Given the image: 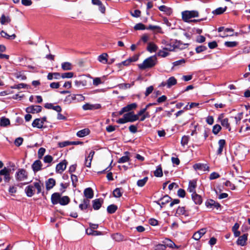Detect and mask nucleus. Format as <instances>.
<instances>
[{
    "label": "nucleus",
    "instance_id": "obj_45",
    "mask_svg": "<svg viewBox=\"0 0 250 250\" xmlns=\"http://www.w3.org/2000/svg\"><path fill=\"white\" fill-rule=\"evenodd\" d=\"M165 243L166 248L167 247L171 248L177 247L176 245L174 244V243L169 239H166V242Z\"/></svg>",
    "mask_w": 250,
    "mask_h": 250
},
{
    "label": "nucleus",
    "instance_id": "obj_46",
    "mask_svg": "<svg viewBox=\"0 0 250 250\" xmlns=\"http://www.w3.org/2000/svg\"><path fill=\"white\" fill-rule=\"evenodd\" d=\"M225 45L228 47H234L238 44L237 42H226L224 43Z\"/></svg>",
    "mask_w": 250,
    "mask_h": 250
},
{
    "label": "nucleus",
    "instance_id": "obj_7",
    "mask_svg": "<svg viewBox=\"0 0 250 250\" xmlns=\"http://www.w3.org/2000/svg\"><path fill=\"white\" fill-rule=\"evenodd\" d=\"M124 117L125 118L127 122H133L139 119L137 116L134 114L133 112H129L125 114Z\"/></svg>",
    "mask_w": 250,
    "mask_h": 250
},
{
    "label": "nucleus",
    "instance_id": "obj_48",
    "mask_svg": "<svg viewBox=\"0 0 250 250\" xmlns=\"http://www.w3.org/2000/svg\"><path fill=\"white\" fill-rule=\"evenodd\" d=\"M10 21V19L8 17H6L4 15H2L1 17L0 22L2 24H5L9 23Z\"/></svg>",
    "mask_w": 250,
    "mask_h": 250
},
{
    "label": "nucleus",
    "instance_id": "obj_31",
    "mask_svg": "<svg viewBox=\"0 0 250 250\" xmlns=\"http://www.w3.org/2000/svg\"><path fill=\"white\" fill-rule=\"evenodd\" d=\"M107 54L103 53L98 57V60L103 63H107Z\"/></svg>",
    "mask_w": 250,
    "mask_h": 250
},
{
    "label": "nucleus",
    "instance_id": "obj_34",
    "mask_svg": "<svg viewBox=\"0 0 250 250\" xmlns=\"http://www.w3.org/2000/svg\"><path fill=\"white\" fill-rule=\"evenodd\" d=\"M146 29L147 30H152L157 33H160L161 32V27L157 25H149L147 27H146Z\"/></svg>",
    "mask_w": 250,
    "mask_h": 250
},
{
    "label": "nucleus",
    "instance_id": "obj_35",
    "mask_svg": "<svg viewBox=\"0 0 250 250\" xmlns=\"http://www.w3.org/2000/svg\"><path fill=\"white\" fill-rule=\"evenodd\" d=\"M62 68L63 70H70L72 69V66L71 63L64 62L62 63Z\"/></svg>",
    "mask_w": 250,
    "mask_h": 250
},
{
    "label": "nucleus",
    "instance_id": "obj_52",
    "mask_svg": "<svg viewBox=\"0 0 250 250\" xmlns=\"http://www.w3.org/2000/svg\"><path fill=\"white\" fill-rule=\"evenodd\" d=\"M146 28L145 25L142 23H137L134 27V29L136 30H145Z\"/></svg>",
    "mask_w": 250,
    "mask_h": 250
},
{
    "label": "nucleus",
    "instance_id": "obj_25",
    "mask_svg": "<svg viewBox=\"0 0 250 250\" xmlns=\"http://www.w3.org/2000/svg\"><path fill=\"white\" fill-rule=\"evenodd\" d=\"M33 186L34 187V188H36L37 190V194H39L42 192V188L43 187V183L40 181L35 182L33 183Z\"/></svg>",
    "mask_w": 250,
    "mask_h": 250
},
{
    "label": "nucleus",
    "instance_id": "obj_64",
    "mask_svg": "<svg viewBox=\"0 0 250 250\" xmlns=\"http://www.w3.org/2000/svg\"><path fill=\"white\" fill-rule=\"evenodd\" d=\"M220 177V175L215 172H213L210 174L209 179L214 180Z\"/></svg>",
    "mask_w": 250,
    "mask_h": 250
},
{
    "label": "nucleus",
    "instance_id": "obj_23",
    "mask_svg": "<svg viewBox=\"0 0 250 250\" xmlns=\"http://www.w3.org/2000/svg\"><path fill=\"white\" fill-rule=\"evenodd\" d=\"M84 196L87 199H91L93 197L94 193L91 188H85L83 192Z\"/></svg>",
    "mask_w": 250,
    "mask_h": 250
},
{
    "label": "nucleus",
    "instance_id": "obj_10",
    "mask_svg": "<svg viewBox=\"0 0 250 250\" xmlns=\"http://www.w3.org/2000/svg\"><path fill=\"white\" fill-rule=\"evenodd\" d=\"M137 107V104L136 103H132L128 104L125 107H124L121 111H119V114L120 115L123 114L124 113L126 112H129L131 110L136 108Z\"/></svg>",
    "mask_w": 250,
    "mask_h": 250
},
{
    "label": "nucleus",
    "instance_id": "obj_3",
    "mask_svg": "<svg viewBox=\"0 0 250 250\" xmlns=\"http://www.w3.org/2000/svg\"><path fill=\"white\" fill-rule=\"evenodd\" d=\"M156 63L157 58L155 56H152L145 59L142 63L138 64V67L140 69L145 70L153 67Z\"/></svg>",
    "mask_w": 250,
    "mask_h": 250
},
{
    "label": "nucleus",
    "instance_id": "obj_37",
    "mask_svg": "<svg viewBox=\"0 0 250 250\" xmlns=\"http://www.w3.org/2000/svg\"><path fill=\"white\" fill-rule=\"evenodd\" d=\"M10 124V121L8 119L2 117L0 121V126H6Z\"/></svg>",
    "mask_w": 250,
    "mask_h": 250
},
{
    "label": "nucleus",
    "instance_id": "obj_16",
    "mask_svg": "<svg viewBox=\"0 0 250 250\" xmlns=\"http://www.w3.org/2000/svg\"><path fill=\"white\" fill-rule=\"evenodd\" d=\"M248 234L246 233L240 236L237 241V244L242 246H245L248 239Z\"/></svg>",
    "mask_w": 250,
    "mask_h": 250
},
{
    "label": "nucleus",
    "instance_id": "obj_15",
    "mask_svg": "<svg viewBox=\"0 0 250 250\" xmlns=\"http://www.w3.org/2000/svg\"><path fill=\"white\" fill-rule=\"evenodd\" d=\"M25 192L28 197H31L35 193L34 187L33 185H30L27 186L25 188Z\"/></svg>",
    "mask_w": 250,
    "mask_h": 250
},
{
    "label": "nucleus",
    "instance_id": "obj_43",
    "mask_svg": "<svg viewBox=\"0 0 250 250\" xmlns=\"http://www.w3.org/2000/svg\"><path fill=\"white\" fill-rule=\"evenodd\" d=\"M147 180H148L147 177H146L144 178L143 179L139 180L137 183V186L140 187H143L146 183Z\"/></svg>",
    "mask_w": 250,
    "mask_h": 250
},
{
    "label": "nucleus",
    "instance_id": "obj_27",
    "mask_svg": "<svg viewBox=\"0 0 250 250\" xmlns=\"http://www.w3.org/2000/svg\"><path fill=\"white\" fill-rule=\"evenodd\" d=\"M93 208L95 210L99 209L102 204L103 201L101 200L100 199H96L93 200Z\"/></svg>",
    "mask_w": 250,
    "mask_h": 250
},
{
    "label": "nucleus",
    "instance_id": "obj_14",
    "mask_svg": "<svg viewBox=\"0 0 250 250\" xmlns=\"http://www.w3.org/2000/svg\"><path fill=\"white\" fill-rule=\"evenodd\" d=\"M206 206L208 208H216V209H218L220 207V205L216 202L215 201L212 199H209L207 201L206 203Z\"/></svg>",
    "mask_w": 250,
    "mask_h": 250
},
{
    "label": "nucleus",
    "instance_id": "obj_13",
    "mask_svg": "<svg viewBox=\"0 0 250 250\" xmlns=\"http://www.w3.org/2000/svg\"><path fill=\"white\" fill-rule=\"evenodd\" d=\"M42 164L40 160H36L32 165V168L34 172L42 169Z\"/></svg>",
    "mask_w": 250,
    "mask_h": 250
},
{
    "label": "nucleus",
    "instance_id": "obj_41",
    "mask_svg": "<svg viewBox=\"0 0 250 250\" xmlns=\"http://www.w3.org/2000/svg\"><path fill=\"white\" fill-rule=\"evenodd\" d=\"M89 203V200L88 199H84L83 203L79 205V208L82 209H84L87 208Z\"/></svg>",
    "mask_w": 250,
    "mask_h": 250
},
{
    "label": "nucleus",
    "instance_id": "obj_40",
    "mask_svg": "<svg viewBox=\"0 0 250 250\" xmlns=\"http://www.w3.org/2000/svg\"><path fill=\"white\" fill-rule=\"evenodd\" d=\"M154 174L156 177H161L163 176L162 168L160 166H159L156 170L154 172Z\"/></svg>",
    "mask_w": 250,
    "mask_h": 250
},
{
    "label": "nucleus",
    "instance_id": "obj_11",
    "mask_svg": "<svg viewBox=\"0 0 250 250\" xmlns=\"http://www.w3.org/2000/svg\"><path fill=\"white\" fill-rule=\"evenodd\" d=\"M10 169L6 167L0 170V175L4 176V180L6 182H8L10 180Z\"/></svg>",
    "mask_w": 250,
    "mask_h": 250
},
{
    "label": "nucleus",
    "instance_id": "obj_57",
    "mask_svg": "<svg viewBox=\"0 0 250 250\" xmlns=\"http://www.w3.org/2000/svg\"><path fill=\"white\" fill-rule=\"evenodd\" d=\"M164 50H159L157 53V55L158 56H160L162 57H166L169 55V53L168 52L165 51Z\"/></svg>",
    "mask_w": 250,
    "mask_h": 250
},
{
    "label": "nucleus",
    "instance_id": "obj_62",
    "mask_svg": "<svg viewBox=\"0 0 250 250\" xmlns=\"http://www.w3.org/2000/svg\"><path fill=\"white\" fill-rule=\"evenodd\" d=\"M58 145L60 147H63L71 145V144L70 141H64L59 143Z\"/></svg>",
    "mask_w": 250,
    "mask_h": 250
},
{
    "label": "nucleus",
    "instance_id": "obj_33",
    "mask_svg": "<svg viewBox=\"0 0 250 250\" xmlns=\"http://www.w3.org/2000/svg\"><path fill=\"white\" fill-rule=\"evenodd\" d=\"M159 9L166 13L167 15H170L172 13V10L170 8L167 7L165 5H161L159 7Z\"/></svg>",
    "mask_w": 250,
    "mask_h": 250
},
{
    "label": "nucleus",
    "instance_id": "obj_56",
    "mask_svg": "<svg viewBox=\"0 0 250 250\" xmlns=\"http://www.w3.org/2000/svg\"><path fill=\"white\" fill-rule=\"evenodd\" d=\"M45 152V148H44L43 147L40 148L39 149L38 152V158L39 159H42V156L44 154Z\"/></svg>",
    "mask_w": 250,
    "mask_h": 250
},
{
    "label": "nucleus",
    "instance_id": "obj_54",
    "mask_svg": "<svg viewBox=\"0 0 250 250\" xmlns=\"http://www.w3.org/2000/svg\"><path fill=\"white\" fill-rule=\"evenodd\" d=\"M71 179L73 186L76 187L77 186V182H78L77 176L74 174H71Z\"/></svg>",
    "mask_w": 250,
    "mask_h": 250
},
{
    "label": "nucleus",
    "instance_id": "obj_9",
    "mask_svg": "<svg viewBox=\"0 0 250 250\" xmlns=\"http://www.w3.org/2000/svg\"><path fill=\"white\" fill-rule=\"evenodd\" d=\"M223 114H221L219 117L218 120L220 121L221 125L226 127L227 129H228L229 131H230L231 128L230 126V125L229 123V119L228 118L223 119Z\"/></svg>",
    "mask_w": 250,
    "mask_h": 250
},
{
    "label": "nucleus",
    "instance_id": "obj_12",
    "mask_svg": "<svg viewBox=\"0 0 250 250\" xmlns=\"http://www.w3.org/2000/svg\"><path fill=\"white\" fill-rule=\"evenodd\" d=\"M101 107V105L100 104H90L87 103L83 106V109L84 110H95L99 109Z\"/></svg>",
    "mask_w": 250,
    "mask_h": 250
},
{
    "label": "nucleus",
    "instance_id": "obj_42",
    "mask_svg": "<svg viewBox=\"0 0 250 250\" xmlns=\"http://www.w3.org/2000/svg\"><path fill=\"white\" fill-rule=\"evenodd\" d=\"M122 189L120 188H116L113 192V196L115 197L119 198L122 196V192H121Z\"/></svg>",
    "mask_w": 250,
    "mask_h": 250
},
{
    "label": "nucleus",
    "instance_id": "obj_19",
    "mask_svg": "<svg viewBox=\"0 0 250 250\" xmlns=\"http://www.w3.org/2000/svg\"><path fill=\"white\" fill-rule=\"evenodd\" d=\"M193 168L195 170H200L203 171L208 170L209 169V167L207 165L201 163L195 164L193 165Z\"/></svg>",
    "mask_w": 250,
    "mask_h": 250
},
{
    "label": "nucleus",
    "instance_id": "obj_39",
    "mask_svg": "<svg viewBox=\"0 0 250 250\" xmlns=\"http://www.w3.org/2000/svg\"><path fill=\"white\" fill-rule=\"evenodd\" d=\"M86 233L88 235L93 236L100 235L102 234V232L99 231L94 230V229H89L86 230Z\"/></svg>",
    "mask_w": 250,
    "mask_h": 250
},
{
    "label": "nucleus",
    "instance_id": "obj_61",
    "mask_svg": "<svg viewBox=\"0 0 250 250\" xmlns=\"http://www.w3.org/2000/svg\"><path fill=\"white\" fill-rule=\"evenodd\" d=\"M53 160V157L49 155H46L43 158V161L46 163H50Z\"/></svg>",
    "mask_w": 250,
    "mask_h": 250
},
{
    "label": "nucleus",
    "instance_id": "obj_58",
    "mask_svg": "<svg viewBox=\"0 0 250 250\" xmlns=\"http://www.w3.org/2000/svg\"><path fill=\"white\" fill-rule=\"evenodd\" d=\"M185 62H186L185 60L184 59L175 61L173 62V66H176L182 65L185 63Z\"/></svg>",
    "mask_w": 250,
    "mask_h": 250
},
{
    "label": "nucleus",
    "instance_id": "obj_53",
    "mask_svg": "<svg viewBox=\"0 0 250 250\" xmlns=\"http://www.w3.org/2000/svg\"><path fill=\"white\" fill-rule=\"evenodd\" d=\"M74 73L73 72H66L61 75L62 78H71L73 77Z\"/></svg>",
    "mask_w": 250,
    "mask_h": 250
},
{
    "label": "nucleus",
    "instance_id": "obj_29",
    "mask_svg": "<svg viewBox=\"0 0 250 250\" xmlns=\"http://www.w3.org/2000/svg\"><path fill=\"white\" fill-rule=\"evenodd\" d=\"M90 133V130L88 128H84L82 130L79 131L77 133V136L79 137H83L87 135H88Z\"/></svg>",
    "mask_w": 250,
    "mask_h": 250
},
{
    "label": "nucleus",
    "instance_id": "obj_49",
    "mask_svg": "<svg viewBox=\"0 0 250 250\" xmlns=\"http://www.w3.org/2000/svg\"><path fill=\"white\" fill-rule=\"evenodd\" d=\"M75 98H74V101L77 102H82L84 100V97L82 94H73Z\"/></svg>",
    "mask_w": 250,
    "mask_h": 250
},
{
    "label": "nucleus",
    "instance_id": "obj_26",
    "mask_svg": "<svg viewBox=\"0 0 250 250\" xmlns=\"http://www.w3.org/2000/svg\"><path fill=\"white\" fill-rule=\"evenodd\" d=\"M32 125L34 127L42 128L43 126V124L40 118H37L33 121Z\"/></svg>",
    "mask_w": 250,
    "mask_h": 250
},
{
    "label": "nucleus",
    "instance_id": "obj_63",
    "mask_svg": "<svg viewBox=\"0 0 250 250\" xmlns=\"http://www.w3.org/2000/svg\"><path fill=\"white\" fill-rule=\"evenodd\" d=\"M26 87H27V84L23 83H20L18 84H16V85H14L12 87V88L19 89H21V88H25Z\"/></svg>",
    "mask_w": 250,
    "mask_h": 250
},
{
    "label": "nucleus",
    "instance_id": "obj_51",
    "mask_svg": "<svg viewBox=\"0 0 250 250\" xmlns=\"http://www.w3.org/2000/svg\"><path fill=\"white\" fill-rule=\"evenodd\" d=\"M221 127L219 125H218V124L215 125L213 126L212 132L214 134L216 135L219 133V132L221 130Z\"/></svg>",
    "mask_w": 250,
    "mask_h": 250
},
{
    "label": "nucleus",
    "instance_id": "obj_38",
    "mask_svg": "<svg viewBox=\"0 0 250 250\" xmlns=\"http://www.w3.org/2000/svg\"><path fill=\"white\" fill-rule=\"evenodd\" d=\"M74 98H75V97H74V95H73V94L69 95L65 97V98L64 100V103L65 104H70L73 101H74Z\"/></svg>",
    "mask_w": 250,
    "mask_h": 250
},
{
    "label": "nucleus",
    "instance_id": "obj_21",
    "mask_svg": "<svg viewBox=\"0 0 250 250\" xmlns=\"http://www.w3.org/2000/svg\"><path fill=\"white\" fill-rule=\"evenodd\" d=\"M56 184V181L53 178H49L45 182L46 188L49 190L52 188Z\"/></svg>",
    "mask_w": 250,
    "mask_h": 250
},
{
    "label": "nucleus",
    "instance_id": "obj_20",
    "mask_svg": "<svg viewBox=\"0 0 250 250\" xmlns=\"http://www.w3.org/2000/svg\"><path fill=\"white\" fill-rule=\"evenodd\" d=\"M171 197H169L168 195H166L159 200L158 204L160 205L161 206V207H162V206H164L165 204L169 203L171 201Z\"/></svg>",
    "mask_w": 250,
    "mask_h": 250
},
{
    "label": "nucleus",
    "instance_id": "obj_30",
    "mask_svg": "<svg viewBox=\"0 0 250 250\" xmlns=\"http://www.w3.org/2000/svg\"><path fill=\"white\" fill-rule=\"evenodd\" d=\"M176 83H177L176 79L174 77H171L167 80V87L170 88L172 86L176 84Z\"/></svg>",
    "mask_w": 250,
    "mask_h": 250
},
{
    "label": "nucleus",
    "instance_id": "obj_50",
    "mask_svg": "<svg viewBox=\"0 0 250 250\" xmlns=\"http://www.w3.org/2000/svg\"><path fill=\"white\" fill-rule=\"evenodd\" d=\"M189 139V137L188 136H184L181 140V145L182 146H185L187 145Z\"/></svg>",
    "mask_w": 250,
    "mask_h": 250
},
{
    "label": "nucleus",
    "instance_id": "obj_60",
    "mask_svg": "<svg viewBox=\"0 0 250 250\" xmlns=\"http://www.w3.org/2000/svg\"><path fill=\"white\" fill-rule=\"evenodd\" d=\"M129 160V158L127 156H124L120 158L118 160V162L119 163H124L128 162Z\"/></svg>",
    "mask_w": 250,
    "mask_h": 250
},
{
    "label": "nucleus",
    "instance_id": "obj_17",
    "mask_svg": "<svg viewBox=\"0 0 250 250\" xmlns=\"http://www.w3.org/2000/svg\"><path fill=\"white\" fill-rule=\"evenodd\" d=\"M196 180H193L190 181L189 182L188 191L192 193H196L195 188H196Z\"/></svg>",
    "mask_w": 250,
    "mask_h": 250
},
{
    "label": "nucleus",
    "instance_id": "obj_36",
    "mask_svg": "<svg viewBox=\"0 0 250 250\" xmlns=\"http://www.w3.org/2000/svg\"><path fill=\"white\" fill-rule=\"evenodd\" d=\"M117 209V207L115 205H110L107 208V211L110 214L114 213Z\"/></svg>",
    "mask_w": 250,
    "mask_h": 250
},
{
    "label": "nucleus",
    "instance_id": "obj_47",
    "mask_svg": "<svg viewBox=\"0 0 250 250\" xmlns=\"http://www.w3.org/2000/svg\"><path fill=\"white\" fill-rule=\"evenodd\" d=\"M113 239L116 241H121L123 240V236L120 233H115L112 235Z\"/></svg>",
    "mask_w": 250,
    "mask_h": 250
},
{
    "label": "nucleus",
    "instance_id": "obj_8",
    "mask_svg": "<svg viewBox=\"0 0 250 250\" xmlns=\"http://www.w3.org/2000/svg\"><path fill=\"white\" fill-rule=\"evenodd\" d=\"M67 163V161L64 160L57 164L56 167V172L62 173L65 169Z\"/></svg>",
    "mask_w": 250,
    "mask_h": 250
},
{
    "label": "nucleus",
    "instance_id": "obj_22",
    "mask_svg": "<svg viewBox=\"0 0 250 250\" xmlns=\"http://www.w3.org/2000/svg\"><path fill=\"white\" fill-rule=\"evenodd\" d=\"M192 199L195 203V204L197 205H200L202 203V197L197 194L196 193H192L191 194Z\"/></svg>",
    "mask_w": 250,
    "mask_h": 250
},
{
    "label": "nucleus",
    "instance_id": "obj_32",
    "mask_svg": "<svg viewBox=\"0 0 250 250\" xmlns=\"http://www.w3.org/2000/svg\"><path fill=\"white\" fill-rule=\"evenodd\" d=\"M157 49V46L153 42H149L147 47V50L151 53L156 52Z\"/></svg>",
    "mask_w": 250,
    "mask_h": 250
},
{
    "label": "nucleus",
    "instance_id": "obj_18",
    "mask_svg": "<svg viewBox=\"0 0 250 250\" xmlns=\"http://www.w3.org/2000/svg\"><path fill=\"white\" fill-rule=\"evenodd\" d=\"M226 144V141L224 139H221L218 141L219 147L217 150V154L220 155L222 154L223 148Z\"/></svg>",
    "mask_w": 250,
    "mask_h": 250
},
{
    "label": "nucleus",
    "instance_id": "obj_28",
    "mask_svg": "<svg viewBox=\"0 0 250 250\" xmlns=\"http://www.w3.org/2000/svg\"><path fill=\"white\" fill-rule=\"evenodd\" d=\"M47 78L49 80H52L53 78L55 79H59L61 78V74L58 72L49 73Z\"/></svg>",
    "mask_w": 250,
    "mask_h": 250
},
{
    "label": "nucleus",
    "instance_id": "obj_24",
    "mask_svg": "<svg viewBox=\"0 0 250 250\" xmlns=\"http://www.w3.org/2000/svg\"><path fill=\"white\" fill-rule=\"evenodd\" d=\"M176 213L179 215H184L185 216H188V211L186 210L184 207H179L177 209Z\"/></svg>",
    "mask_w": 250,
    "mask_h": 250
},
{
    "label": "nucleus",
    "instance_id": "obj_2",
    "mask_svg": "<svg viewBox=\"0 0 250 250\" xmlns=\"http://www.w3.org/2000/svg\"><path fill=\"white\" fill-rule=\"evenodd\" d=\"M51 202L53 205L60 204L62 206L67 205L70 202V199L67 196L61 197V194L55 192L51 195Z\"/></svg>",
    "mask_w": 250,
    "mask_h": 250
},
{
    "label": "nucleus",
    "instance_id": "obj_1",
    "mask_svg": "<svg viewBox=\"0 0 250 250\" xmlns=\"http://www.w3.org/2000/svg\"><path fill=\"white\" fill-rule=\"evenodd\" d=\"M162 43L164 45L163 46V49L169 51H173L175 48L183 49V48H185L186 46L188 45V43L183 44L180 41H172L169 42L166 40H163L162 41Z\"/></svg>",
    "mask_w": 250,
    "mask_h": 250
},
{
    "label": "nucleus",
    "instance_id": "obj_5",
    "mask_svg": "<svg viewBox=\"0 0 250 250\" xmlns=\"http://www.w3.org/2000/svg\"><path fill=\"white\" fill-rule=\"evenodd\" d=\"M28 172L24 169H19L15 174V178L17 181L22 182L27 179Z\"/></svg>",
    "mask_w": 250,
    "mask_h": 250
},
{
    "label": "nucleus",
    "instance_id": "obj_6",
    "mask_svg": "<svg viewBox=\"0 0 250 250\" xmlns=\"http://www.w3.org/2000/svg\"><path fill=\"white\" fill-rule=\"evenodd\" d=\"M42 107L40 105H31L26 108V111L29 113H38L42 111Z\"/></svg>",
    "mask_w": 250,
    "mask_h": 250
},
{
    "label": "nucleus",
    "instance_id": "obj_59",
    "mask_svg": "<svg viewBox=\"0 0 250 250\" xmlns=\"http://www.w3.org/2000/svg\"><path fill=\"white\" fill-rule=\"evenodd\" d=\"M23 141V139L22 138L19 137L16 139L14 144L16 146H19L22 144Z\"/></svg>",
    "mask_w": 250,
    "mask_h": 250
},
{
    "label": "nucleus",
    "instance_id": "obj_44",
    "mask_svg": "<svg viewBox=\"0 0 250 250\" xmlns=\"http://www.w3.org/2000/svg\"><path fill=\"white\" fill-rule=\"evenodd\" d=\"M226 9L227 7H225V8L219 7L213 11L212 13L215 15H220L223 13L226 10Z\"/></svg>",
    "mask_w": 250,
    "mask_h": 250
},
{
    "label": "nucleus",
    "instance_id": "obj_4",
    "mask_svg": "<svg viewBox=\"0 0 250 250\" xmlns=\"http://www.w3.org/2000/svg\"><path fill=\"white\" fill-rule=\"evenodd\" d=\"M182 19L186 22H189L192 18L198 17L199 13L197 11H185L182 13Z\"/></svg>",
    "mask_w": 250,
    "mask_h": 250
},
{
    "label": "nucleus",
    "instance_id": "obj_55",
    "mask_svg": "<svg viewBox=\"0 0 250 250\" xmlns=\"http://www.w3.org/2000/svg\"><path fill=\"white\" fill-rule=\"evenodd\" d=\"M207 49V48L206 46H204V45H200V46H197L195 50H196V52L197 53H200L201 52H202L205 51Z\"/></svg>",
    "mask_w": 250,
    "mask_h": 250
}]
</instances>
